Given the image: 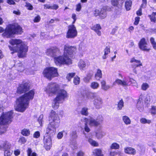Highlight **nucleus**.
Masks as SVG:
<instances>
[{
  "mask_svg": "<svg viewBox=\"0 0 156 156\" xmlns=\"http://www.w3.org/2000/svg\"><path fill=\"white\" fill-rule=\"evenodd\" d=\"M11 45L9 46V49L13 53L18 52V56L20 58H23L26 56V53L28 51V47L20 39H12L9 41Z\"/></svg>",
  "mask_w": 156,
  "mask_h": 156,
  "instance_id": "f257e3e1",
  "label": "nucleus"
},
{
  "mask_svg": "<svg viewBox=\"0 0 156 156\" xmlns=\"http://www.w3.org/2000/svg\"><path fill=\"white\" fill-rule=\"evenodd\" d=\"M34 94L33 90H31L24 94L17 99L16 106H15L16 110L23 112L28 107L29 101L33 99Z\"/></svg>",
  "mask_w": 156,
  "mask_h": 156,
  "instance_id": "f03ea898",
  "label": "nucleus"
},
{
  "mask_svg": "<svg viewBox=\"0 0 156 156\" xmlns=\"http://www.w3.org/2000/svg\"><path fill=\"white\" fill-rule=\"evenodd\" d=\"M49 124L46 129V133L51 134L55 132V129L58 128L60 122V119L57 114L53 110L50 114Z\"/></svg>",
  "mask_w": 156,
  "mask_h": 156,
  "instance_id": "7ed1b4c3",
  "label": "nucleus"
},
{
  "mask_svg": "<svg viewBox=\"0 0 156 156\" xmlns=\"http://www.w3.org/2000/svg\"><path fill=\"white\" fill-rule=\"evenodd\" d=\"M46 54L48 56L54 58V61L58 66H60L63 64L64 61V58L62 56L58 55L60 54L59 49L56 47H52L48 49L46 52Z\"/></svg>",
  "mask_w": 156,
  "mask_h": 156,
  "instance_id": "20e7f679",
  "label": "nucleus"
},
{
  "mask_svg": "<svg viewBox=\"0 0 156 156\" xmlns=\"http://www.w3.org/2000/svg\"><path fill=\"white\" fill-rule=\"evenodd\" d=\"M13 114V112L10 111L3 113L0 117V135L6 132V128L4 125L10 123Z\"/></svg>",
  "mask_w": 156,
  "mask_h": 156,
  "instance_id": "39448f33",
  "label": "nucleus"
},
{
  "mask_svg": "<svg viewBox=\"0 0 156 156\" xmlns=\"http://www.w3.org/2000/svg\"><path fill=\"white\" fill-rule=\"evenodd\" d=\"M23 32L22 28L18 24L9 25L5 29L2 35L7 38H10L15 34H21Z\"/></svg>",
  "mask_w": 156,
  "mask_h": 156,
  "instance_id": "423d86ee",
  "label": "nucleus"
},
{
  "mask_svg": "<svg viewBox=\"0 0 156 156\" xmlns=\"http://www.w3.org/2000/svg\"><path fill=\"white\" fill-rule=\"evenodd\" d=\"M64 54L62 56L65 58V62H63V64L69 65L72 64V61L69 57H72V55L75 53L76 50V48L66 44L64 46Z\"/></svg>",
  "mask_w": 156,
  "mask_h": 156,
  "instance_id": "0eeeda50",
  "label": "nucleus"
},
{
  "mask_svg": "<svg viewBox=\"0 0 156 156\" xmlns=\"http://www.w3.org/2000/svg\"><path fill=\"white\" fill-rule=\"evenodd\" d=\"M67 96V92L65 90L60 91L57 94L56 97L54 99L52 102V107L55 109H57L59 106V103L62 102Z\"/></svg>",
  "mask_w": 156,
  "mask_h": 156,
  "instance_id": "6e6552de",
  "label": "nucleus"
},
{
  "mask_svg": "<svg viewBox=\"0 0 156 156\" xmlns=\"http://www.w3.org/2000/svg\"><path fill=\"white\" fill-rule=\"evenodd\" d=\"M43 74L44 77L49 80H51L52 78L58 76L57 69L53 67L47 68L45 69L44 70Z\"/></svg>",
  "mask_w": 156,
  "mask_h": 156,
  "instance_id": "1a4fd4ad",
  "label": "nucleus"
},
{
  "mask_svg": "<svg viewBox=\"0 0 156 156\" xmlns=\"http://www.w3.org/2000/svg\"><path fill=\"white\" fill-rule=\"evenodd\" d=\"M11 144L8 141H2L0 144V150L4 151L5 156H10L13 152L11 150Z\"/></svg>",
  "mask_w": 156,
  "mask_h": 156,
  "instance_id": "9d476101",
  "label": "nucleus"
},
{
  "mask_svg": "<svg viewBox=\"0 0 156 156\" xmlns=\"http://www.w3.org/2000/svg\"><path fill=\"white\" fill-rule=\"evenodd\" d=\"M61 90H59V87L58 85L55 83H49L47 86L45 90V91L48 94L52 93L55 94Z\"/></svg>",
  "mask_w": 156,
  "mask_h": 156,
  "instance_id": "9b49d317",
  "label": "nucleus"
},
{
  "mask_svg": "<svg viewBox=\"0 0 156 156\" xmlns=\"http://www.w3.org/2000/svg\"><path fill=\"white\" fill-rule=\"evenodd\" d=\"M66 34V37L68 38H73L77 36V32L76 27L73 25H69Z\"/></svg>",
  "mask_w": 156,
  "mask_h": 156,
  "instance_id": "f8f14e48",
  "label": "nucleus"
},
{
  "mask_svg": "<svg viewBox=\"0 0 156 156\" xmlns=\"http://www.w3.org/2000/svg\"><path fill=\"white\" fill-rule=\"evenodd\" d=\"M30 86L28 83L23 82L17 88L18 93L21 94L28 91L30 89Z\"/></svg>",
  "mask_w": 156,
  "mask_h": 156,
  "instance_id": "ddd939ff",
  "label": "nucleus"
},
{
  "mask_svg": "<svg viewBox=\"0 0 156 156\" xmlns=\"http://www.w3.org/2000/svg\"><path fill=\"white\" fill-rule=\"evenodd\" d=\"M130 62L133 63L132 66L133 68V72L135 74H137V71L136 68L140 66H142V63L140 60H137L135 59L134 57L132 58L130 60Z\"/></svg>",
  "mask_w": 156,
  "mask_h": 156,
  "instance_id": "4468645a",
  "label": "nucleus"
},
{
  "mask_svg": "<svg viewBox=\"0 0 156 156\" xmlns=\"http://www.w3.org/2000/svg\"><path fill=\"white\" fill-rule=\"evenodd\" d=\"M48 134H45L44 137V146L47 150H50L51 146V139L50 136L47 135Z\"/></svg>",
  "mask_w": 156,
  "mask_h": 156,
  "instance_id": "2eb2a0df",
  "label": "nucleus"
},
{
  "mask_svg": "<svg viewBox=\"0 0 156 156\" xmlns=\"http://www.w3.org/2000/svg\"><path fill=\"white\" fill-rule=\"evenodd\" d=\"M147 43L144 38H143L140 41L139 43V47L143 51H149L150 49L147 48Z\"/></svg>",
  "mask_w": 156,
  "mask_h": 156,
  "instance_id": "dca6fc26",
  "label": "nucleus"
},
{
  "mask_svg": "<svg viewBox=\"0 0 156 156\" xmlns=\"http://www.w3.org/2000/svg\"><path fill=\"white\" fill-rule=\"evenodd\" d=\"M103 101L102 99L99 97H98L94 101V105L97 109H99L102 107Z\"/></svg>",
  "mask_w": 156,
  "mask_h": 156,
  "instance_id": "f3484780",
  "label": "nucleus"
},
{
  "mask_svg": "<svg viewBox=\"0 0 156 156\" xmlns=\"http://www.w3.org/2000/svg\"><path fill=\"white\" fill-rule=\"evenodd\" d=\"M112 87V86L109 84H107L105 80H102L101 82V88L104 91H107Z\"/></svg>",
  "mask_w": 156,
  "mask_h": 156,
  "instance_id": "a211bd4d",
  "label": "nucleus"
},
{
  "mask_svg": "<svg viewBox=\"0 0 156 156\" xmlns=\"http://www.w3.org/2000/svg\"><path fill=\"white\" fill-rule=\"evenodd\" d=\"M124 151L125 153L128 154L134 155L136 154V150L130 147H127L124 148Z\"/></svg>",
  "mask_w": 156,
  "mask_h": 156,
  "instance_id": "6ab92c4d",
  "label": "nucleus"
},
{
  "mask_svg": "<svg viewBox=\"0 0 156 156\" xmlns=\"http://www.w3.org/2000/svg\"><path fill=\"white\" fill-rule=\"evenodd\" d=\"M127 80L126 79L122 81L121 80L118 79L115 80L113 84L115 85V83H116L118 84L121 85L122 86H126L128 85V83H127Z\"/></svg>",
  "mask_w": 156,
  "mask_h": 156,
  "instance_id": "aec40b11",
  "label": "nucleus"
},
{
  "mask_svg": "<svg viewBox=\"0 0 156 156\" xmlns=\"http://www.w3.org/2000/svg\"><path fill=\"white\" fill-rule=\"evenodd\" d=\"M101 29V27L100 25L98 24H97L94 26L92 27V29L95 31L98 35L100 36L101 35V32L99 30Z\"/></svg>",
  "mask_w": 156,
  "mask_h": 156,
  "instance_id": "412c9836",
  "label": "nucleus"
},
{
  "mask_svg": "<svg viewBox=\"0 0 156 156\" xmlns=\"http://www.w3.org/2000/svg\"><path fill=\"white\" fill-rule=\"evenodd\" d=\"M78 66L81 70H84L85 69L86 67L87 66V65L85 62L81 59L79 62Z\"/></svg>",
  "mask_w": 156,
  "mask_h": 156,
  "instance_id": "4be33fe9",
  "label": "nucleus"
},
{
  "mask_svg": "<svg viewBox=\"0 0 156 156\" xmlns=\"http://www.w3.org/2000/svg\"><path fill=\"white\" fill-rule=\"evenodd\" d=\"M89 125L91 126L97 127L99 126L96 119L92 117L89 119Z\"/></svg>",
  "mask_w": 156,
  "mask_h": 156,
  "instance_id": "5701e85b",
  "label": "nucleus"
},
{
  "mask_svg": "<svg viewBox=\"0 0 156 156\" xmlns=\"http://www.w3.org/2000/svg\"><path fill=\"white\" fill-rule=\"evenodd\" d=\"M106 16V10L105 8H103L100 11V17L101 19H103L105 18Z\"/></svg>",
  "mask_w": 156,
  "mask_h": 156,
  "instance_id": "b1692460",
  "label": "nucleus"
},
{
  "mask_svg": "<svg viewBox=\"0 0 156 156\" xmlns=\"http://www.w3.org/2000/svg\"><path fill=\"white\" fill-rule=\"evenodd\" d=\"M88 108L86 107L82 108L80 111V113L82 115L87 116L89 114Z\"/></svg>",
  "mask_w": 156,
  "mask_h": 156,
  "instance_id": "393cba45",
  "label": "nucleus"
},
{
  "mask_svg": "<svg viewBox=\"0 0 156 156\" xmlns=\"http://www.w3.org/2000/svg\"><path fill=\"white\" fill-rule=\"evenodd\" d=\"M102 77L101 71L100 69H98L95 75V77L97 80H99Z\"/></svg>",
  "mask_w": 156,
  "mask_h": 156,
  "instance_id": "a878e982",
  "label": "nucleus"
},
{
  "mask_svg": "<svg viewBox=\"0 0 156 156\" xmlns=\"http://www.w3.org/2000/svg\"><path fill=\"white\" fill-rule=\"evenodd\" d=\"M106 133L105 132L101 130H99L96 132V136L98 139H101L105 136Z\"/></svg>",
  "mask_w": 156,
  "mask_h": 156,
  "instance_id": "bb28decb",
  "label": "nucleus"
},
{
  "mask_svg": "<svg viewBox=\"0 0 156 156\" xmlns=\"http://www.w3.org/2000/svg\"><path fill=\"white\" fill-rule=\"evenodd\" d=\"M156 12H153L151 15H148V17L150 18V20L151 22L154 23H156Z\"/></svg>",
  "mask_w": 156,
  "mask_h": 156,
  "instance_id": "cd10ccee",
  "label": "nucleus"
},
{
  "mask_svg": "<svg viewBox=\"0 0 156 156\" xmlns=\"http://www.w3.org/2000/svg\"><path fill=\"white\" fill-rule=\"evenodd\" d=\"M17 70L18 71L22 72L24 70V68L21 63L19 62L15 65Z\"/></svg>",
  "mask_w": 156,
  "mask_h": 156,
  "instance_id": "c85d7f7f",
  "label": "nucleus"
},
{
  "mask_svg": "<svg viewBox=\"0 0 156 156\" xmlns=\"http://www.w3.org/2000/svg\"><path fill=\"white\" fill-rule=\"evenodd\" d=\"M132 2L130 0L126 1L125 3V7L126 9L127 10H130L131 8Z\"/></svg>",
  "mask_w": 156,
  "mask_h": 156,
  "instance_id": "c756f323",
  "label": "nucleus"
},
{
  "mask_svg": "<svg viewBox=\"0 0 156 156\" xmlns=\"http://www.w3.org/2000/svg\"><path fill=\"white\" fill-rule=\"evenodd\" d=\"M122 119L124 123L126 125H129L131 123V120L127 116H123L122 117Z\"/></svg>",
  "mask_w": 156,
  "mask_h": 156,
  "instance_id": "7c9ffc66",
  "label": "nucleus"
},
{
  "mask_svg": "<svg viewBox=\"0 0 156 156\" xmlns=\"http://www.w3.org/2000/svg\"><path fill=\"white\" fill-rule=\"evenodd\" d=\"M93 76V74L90 73H88L86 77H85L83 79L84 81L86 83H89L91 79Z\"/></svg>",
  "mask_w": 156,
  "mask_h": 156,
  "instance_id": "2f4dec72",
  "label": "nucleus"
},
{
  "mask_svg": "<svg viewBox=\"0 0 156 156\" xmlns=\"http://www.w3.org/2000/svg\"><path fill=\"white\" fill-rule=\"evenodd\" d=\"M110 52V47L109 46H107L104 49V55L102 58L105 59L107 58L106 55Z\"/></svg>",
  "mask_w": 156,
  "mask_h": 156,
  "instance_id": "473e14b6",
  "label": "nucleus"
},
{
  "mask_svg": "<svg viewBox=\"0 0 156 156\" xmlns=\"http://www.w3.org/2000/svg\"><path fill=\"white\" fill-rule=\"evenodd\" d=\"M97 95L95 93L90 92L87 95V98L88 99H92L94 98H97Z\"/></svg>",
  "mask_w": 156,
  "mask_h": 156,
  "instance_id": "72a5a7b5",
  "label": "nucleus"
},
{
  "mask_svg": "<svg viewBox=\"0 0 156 156\" xmlns=\"http://www.w3.org/2000/svg\"><path fill=\"white\" fill-rule=\"evenodd\" d=\"M93 153L95 154L96 156H104L102 154L101 150L100 149H95L93 150Z\"/></svg>",
  "mask_w": 156,
  "mask_h": 156,
  "instance_id": "f704fd0d",
  "label": "nucleus"
},
{
  "mask_svg": "<svg viewBox=\"0 0 156 156\" xmlns=\"http://www.w3.org/2000/svg\"><path fill=\"white\" fill-rule=\"evenodd\" d=\"M137 106L140 111L142 112L143 111L144 108L143 102L138 101L137 103Z\"/></svg>",
  "mask_w": 156,
  "mask_h": 156,
  "instance_id": "c9c22d12",
  "label": "nucleus"
},
{
  "mask_svg": "<svg viewBox=\"0 0 156 156\" xmlns=\"http://www.w3.org/2000/svg\"><path fill=\"white\" fill-rule=\"evenodd\" d=\"M90 86L92 88L94 89H96L99 87V84L97 82H93L91 83Z\"/></svg>",
  "mask_w": 156,
  "mask_h": 156,
  "instance_id": "e433bc0d",
  "label": "nucleus"
},
{
  "mask_svg": "<svg viewBox=\"0 0 156 156\" xmlns=\"http://www.w3.org/2000/svg\"><path fill=\"white\" fill-rule=\"evenodd\" d=\"M140 122L142 124L147 123L150 124L151 123V121L150 120L147 119L145 118H142L140 119Z\"/></svg>",
  "mask_w": 156,
  "mask_h": 156,
  "instance_id": "4c0bfd02",
  "label": "nucleus"
},
{
  "mask_svg": "<svg viewBox=\"0 0 156 156\" xmlns=\"http://www.w3.org/2000/svg\"><path fill=\"white\" fill-rule=\"evenodd\" d=\"M88 141L90 144L92 146L97 147L98 146V143L90 138H88Z\"/></svg>",
  "mask_w": 156,
  "mask_h": 156,
  "instance_id": "58836bf2",
  "label": "nucleus"
},
{
  "mask_svg": "<svg viewBox=\"0 0 156 156\" xmlns=\"http://www.w3.org/2000/svg\"><path fill=\"white\" fill-rule=\"evenodd\" d=\"M124 106V102L122 100H120L118 104L117 109L121 110Z\"/></svg>",
  "mask_w": 156,
  "mask_h": 156,
  "instance_id": "ea45409f",
  "label": "nucleus"
},
{
  "mask_svg": "<svg viewBox=\"0 0 156 156\" xmlns=\"http://www.w3.org/2000/svg\"><path fill=\"white\" fill-rule=\"evenodd\" d=\"M99 125H100L103 121V118L101 115H98L96 119Z\"/></svg>",
  "mask_w": 156,
  "mask_h": 156,
  "instance_id": "a19ab883",
  "label": "nucleus"
},
{
  "mask_svg": "<svg viewBox=\"0 0 156 156\" xmlns=\"http://www.w3.org/2000/svg\"><path fill=\"white\" fill-rule=\"evenodd\" d=\"M32 151L30 148H28L27 150V154L28 156H36L37 154L35 152L32 153Z\"/></svg>",
  "mask_w": 156,
  "mask_h": 156,
  "instance_id": "79ce46f5",
  "label": "nucleus"
},
{
  "mask_svg": "<svg viewBox=\"0 0 156 156\" xmlns=\"http://www.w3.org/2000/svg\"><path fill=\"white\" fill-rule=\"evenodd\" d=\"M150 41L153 46V48L155 50H156V42L155 41L154 38L151 37L150 39Z\"/></svg>",
  "mask_w": 156,
  "mask_h": 156,
  "instance_id": "37998d69",
  "label": "nucleus"
},
{
  "mask_svg": "<svg viewBox=\"0 0 156 156\" xmlns=\"http://www.w3.org/2000/svg\"><path fill=\"white\" fill-rule=\"evenodd\" d=\"M119 145L116 143H113L110 146L111 149H117L119 148Z\"/></svg>",
  "mask_w": 156,
  "mask_h": 156,
  "instance_id": "c03bdc74",
  "label": "nucleus"
},
{
  "mask_svg": "<svg viewBox=\"0 0 156 156\" xmlns=\"http://www.w3.org/2000/svg\"><path fill=\"white\" fill-rule=\"evenodd\" d=\"M70 137L72 139H76L77 137L76 131H73L70 133Z\"/></svg>",
  "mask_w": 156,
  "mask_h": 156,
  "instance_id": "a18cd8bd",
  "label": "nucleus"
},
{
  "mask_svg": "<svg viewBox=\"0 0 156 156\" xmlns=\"http://www.w3.org/2000/svg\"><path fill=\"white\" fill-rule=\"evenodd\" d=\"M22 134L25 136H28L30 134V131L28 129H24L21 132Z\"/></svg>",
  "mask_w": 156,
  "mask_h": 156,
  "instance_id": "49530a36",
  "label": "nucleus"
},
{
  "mask_svg": "<svg viewBox=\"0 0 156 156\" xmlns=\"http://www.w3.org/2000/svg\"><path fill=\"white\" fill-rule=\"evenodd\" d=\"M150 112L152 115H156V106H152L150 110Z\"/></svg>",
  "mask_w": 156,
  "mask_h": 156,
  "instance_id": "de8ad7c7",
  "label": "nucleus"
},
{
  "mask_svg": "<svg viewBox=\"0 0 156 156\" xmlns=\"http://www.w3.org/2000/svg\"><path fill=\"white\" fill-rule=\"evenodd\" d=\"M149 87V85L147 83H144L141 85V89L143 90H146Z\"/></svg>",
  "mask_w": 156,
  "mask_h": 156,
  "instance_id": "09e8293b",
  "label": "nucleus"
},
{
  "mask_svg": "<svg viewBox=\"0 0 156 156\" xmlns=\"http://www.w3.org/2000/svg\"><path fill=\"white\" fill-rule=\"evenodd\" d=\"M43 115H41L39 116V117L38 119V122L40 124V126H42V122H43Z\"/></svg>",
  "mask_w": 156,
  "mask_h": 156,
  "instance_id": "8fccbe9b",
  "label": "nucleus"
},
{
  "mask_svg": "<svg viewBox=\"0 0 156 156\" xmlns=\"http://www.w3.org/2000/svg\"><path fill=\"white\" fill-rule=\"evenodd\" d=\"M80 82V78L79 77L77 76L75 77L73 80V83L75 85L79 84Z\"/></svg>",
  "mask_w": 156,
  "mask_h": 156,
  "instance_id": "3c124183",
  "label": "nucleus"
},
{
  "mask_svg": "<svg viewBox=\"0 0 156 156\" xmlns=\"http://www.w3.org/2000/svg\"><path fill=\"white\" fill-rule=\"evenodd\" d=\"M75 73H69L66 76V78L69 81H70V79L72 78L73 77L75 76Z\"/></svg>",
  "mask_w": 156,
  "mask_h": 156,
  "instance_id": "603ef678",
  "label": "nucleus"
},
{
  "mask_svg": "<svg viewBox=\"0 0 156 156\" xmlns=\"http://www.w3.org/2000/svg\"><path fill=\"white\" fill-rule=\"evenodd\" d=\"M25 6L27 8V9L30 10H31L33 9V7L30 3L26 2Z\"/></svg>",
  "mask_w": 156,
  "mask_h": 156,
  "instance_id": "864d4df0",
  "label": "nucleus"
},
{
  "mask_svg": "<svg viewBox=\"0 0 156 156\" xmlns=\"http://www.w3.org/2000/svg\"><path fill=\"white\" fill-rule=\"evenodd\" d=\"M129 81L128 83V84H129V82H131L132 84H133V86H136V81L134 80L133 79L130 78L129 77Z\"/></svg>",
  "mask_w": 156,
  "mask_h": 156,
  "instance_id": "5fc2aeb1",
  "label": "nucleus"
},
{
  "mask_svg": "<svg viewBox=\"0 0 156 156\" xmlns=\"http://www.w3.org/2000/svg\"><path fill=\"white\" fill-rule=\"evenodd\" d=\"M41 19V17L39 16H37L34 19V21L35 23H38L40 21Z\"/></svg>",
  "mask_w": 156,
  "mask_h": 156,
  "instance_id": "6e6d98bb",
  "label": "nucleus"
},
{
  "mask_svg": "<svg viewBox=\"0 0 156 156\" xmlns=\"http://www.w3.org/2000/svg\"><path fill=\"white\" fill-rule=\"evenodd\" d=\"M93 13L94 16H100V11L98 9H95Z\"/></svg>",
  "mask_w": 156,
  "mask_h": 156,
  "instance_id": "4d7b16f0",
  "label": "nucleus"
},
{
  "mask_svg": "<svg viewBox=\"0 0 156 156\" xmlns=\"http://www.w3.org/2000/svg\"><path fill=\"white\" fill-rule=\"evenodd\" d=\"M40 136V133L39 131H36L35 132L33 135L34 137L35 138H38Z\"/></svg>",
  "mask_w": 156,
  "mask_h": 156,
  "instance_id": "13d9d810",
  "label": "nucleus"
},
{
  "mask_svg": "<svg viewBox=\"0 0 156 156\" xmlns=\"http://www.w3.org/2000/svg\"><path fill=\"white\" fill-rule=\"evenodd\" d=\"M76 10L78 12L80 11L81 8V5L80 3H79L76 5Z\"/></svg>",
  "mask_w": 156,
  "mask_h": 156,
  "instance_id": "bf43d9fd",
  "label": "nucleus"
},
{
  "mask_svg": "<svg viewBox=\"0 0 156 156\" xmlns=\"http://www.w3.org/2000/svg\"><path fill=\"white\" fill-rule=\"evenodd\" d=\"M26 140L25 138L24 137H21L20 138L19 140V141L20 142H21L23 144L25 143L26 142Z\"/></svg>",
  "mask_w": 156,
  "mask_h": 156,
  "instance_id": "052dcab7",
  "label": "nucleus"
},
{
  "mask_svg": "<svg viewBox=\"0 0 156 156\" xmlns=\"http://www.w3.org/2000/svg\"><path fill=\"white\" fill-rule=\"evenodd\" d=\"M63 136V133L62 132H59L57 135V137L58 139H61Z\"/></svg>",
  "mask_w": 156,
  "mask_h": 156,
  "instance_id": "680f3d73",
  "label": "nucleus"
},
{
  "mask_svg": "<svg viewBox=\"0 0 156 156\" xmlns=\"http://www.w3.org/2000/svg\"><path fill=\"white\" fill-rule=\"evenodd\" d=\"M13 13L17 15H20L21 13L20 11L19 10L17 9L16 10H14L13 11Z\"/></svg>",
  "mask_w": 156,
  "mask_h": 156,
  "instance_id": "e2e57ef3",
  "label": "nucleus"
},
{
  "mask_svg": "<svg viewBox=\"0 0 156 156\" xmlns=\"http://www.w3.org/2000/svg\"><path fill=\"white\" fill-rule=\"evenodd\" d=\"M140 18L139 17H137L135 18V21L134 23V24L135 25H137L140 20Z\"/></svg>",
  "mask_w": 156,
  "mask_h": 156,
  "instance_id": "0e129e2a",
  "label": "nucleus"
},
{
  "mask_svg": "<svg viewBox=\"0 0 156 156\" xmlns=\"http://www.w3.org/2000/svg\"><path fill=\"white\" fill-rule=\"evenodd\" d=\"M142 4L141 5V7L142 8H145L147 5V0H142Z\"/></svg>",
  "mask_w": 156,
  "mask_h": 156,
  "instance_id": "69168bd1",
  "label": "nucleus"
},
{
  "mask_svg": "<svg viewBox=\"0 0 156 156\" xmlns=\"http://www.w3.org/2000/svg\"><path fill=\"white\" fill-rule=\"evenodd\" d=\"M14 154L16 156H18L20 154V151L19 149H16L14 151Z\"/></svg>",
  "mask_w": 156,
  "mask_h": 156,
  "instance_id": "338daca9",
  "label": "nucleus"
},
{
  "mask_svg": "<svg viewBox=\"0 0 156 156\" xmlns=\"http://www.w3.org/2000/svg\"><path fill=\"white\" fill-rule=\"evenodd\" d=\"M118 154H119V153L116 151L111 152H110V156H115Z\"/></svg>",
  "mask_w": 156,
  "mask_h": 156,
  "instance_id": "774afa93",
  "label": "nucleus"
}]
</instances>
